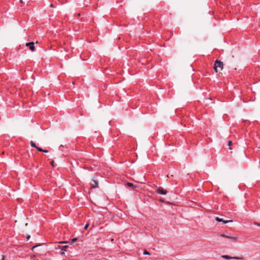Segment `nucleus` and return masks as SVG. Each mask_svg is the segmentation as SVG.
<instances>
[{"label":"nucleus","instance_id":"f257e3e1","mask_svg":"<svg viewBox=\"0 0 260 260\" xmlns=\"http://www.w3.org/2000/svg\"><path fill=\"white\" fill-rule=\"evenodd\" d=\"M223 64L222 61L216 60L214 63V70L216 73H218L223 69Z\"/></svg>","mask_w":260,"mask_h":260},{"label":"nucleus","instance_id":"f03ea898","mask_svg":"<svg viewBox=\"0 0 260 260\" xmlns=\"http://www.w3.org/2000/svg\"><path fill=\"white\" fill-rule=\"evenodd\" d=\"M220 236L223 238H226L234 241H236L238 239L237 236H232L230 235L221 234L220 235Z\"/></svg>","mask_w":260,"mask_h":260},{"label":"nucleus","instance_id":"7ed1b4c3","mask_svg":"<svg viewBox=\"0 0 260 260\" xmlns=\"http://www.w3.org/2000/svg\"><path fill=\"white\" fill-rule=\"evenodd\" d=\"M156 192L160 194L165 195L167 193V190L166 189H164L162 187H158L156 189Z\"/></svg>","mask_w":260,"mask_h":260},{"label":"nucleus","instance_id":"20e7f679","mask_svg":"<svg viewBox=\"0 0 260 260\" xmlns=\"http://www.w3.org/2000/svg\"><path fill=\"white\" fill-rule=\"evenodd\" d=\"M25 45L27 47H29V49L31 51H34L35 50V48L34 42H31L27 43Z\"/></svg>","mask_w":260,"mask_h":260},{"label":"nucleus","instance_id":"39448f33","mask_svg":"<svg viewBox=\"0 0 260 260\" xmlns=\"http://www.w3.org/2000/svg\"><path fill=\"white\" fill-rule=\"evenodd\" d=\"M215 220L217 221H218V222H223V223L224 224L227 223L228 222H233V220H224L222 218H220L218 217H215Z\"/></svg>","mask_w":260,"mask_h":260},{"label":"nucleus","instance_id":"423d86ee","mask_svg":"<svg viewBox=\"0 0 260 260\" xmlns=\"http://www.w3.org/2000/svg\"><path fill=\"white\" fill-rule=\"evenodd\" d=\"M221 257L222 258H224L225 259H238V257H232V256H230L228 255H222Z\"/></svg>","mask_w":260,"mask_h":260},{"label":"nucleus","instance_id":"0eeeda50","mask_svg":"<svg viewBox=\"0 0 260 260\" xmlns=\"http://www.w3.org/2000/svg\"><path fill=\"white\" fill-rule=\"evenodd\" d=\"M30 146L32 147H34V148H36L37 149V148H39V147H38L36 144L33 142V141H30Z\"/></svg>","mask_w":260,"mask_h":260},{"label":"nucleus","instance_id":"6e6552de","mask_svg":"<svg viewBox=\"0 0 260 260\" xmlns=\"http://www.w3.org/2000/svg\"><path fill=\"white\" fill-rule=\"evenodd\" d=\"M37 150L39 151H41V152H45V153H47L48 152V151L47 150H44V149H42L41 148H37Z\"/></svg>","mask_w":260,"mask_h":260},{"label":"nucleus","instance_id":"1a4fd4ad","mask_svg":"<svg viewBox=\"0 0 260 260\" xmlns=\"http://www.w3.org/2000/svg\"><path fill=\"white\" fill-rule=\"evenodd\" d=\"M93 181L94 183V185H93L92 187H94V188L98 187V182L94 180H93Z\"/></svg>","mask_w":260,"mask_h":260},{"label":"nucleus","instance_id":"9d476101","mask_svg":"<svg viewBox=\"0 0 260 260\" xmlns=\"http://www.w3.org/2000/svg\"><path fill=\"white\" fill-rule=\"evenodd\" d=\"M126 185L129 187H134V184L132 183H127Z\"/></svg>","mask_w":260,"mask_h":260},{"label":"nucleus","instance_id":"9b49d317","mask_svg":"<svg viewBox=\"0 0 260 260\" xmlns=\"http://www.w3.org/2000/svg\"><path fill=\"white\" fill-rule=\"evenodd\" d=\"M143 254L145 255H150V253L149 252H148L147 250H144L143 252Z\"/></svg>","mask_w":260,"mask_h":260},{"label":"nucleus","instance_id":"f8f14e48","mask_svg":"<svg viewBox=\"0 0 260 260\" xmlns=\"http://www.w3.org/2000/svg\"><path fill=\"white\" fill-rule=\"evenodd\" d=\"M231 144H232V141H229V142H228V145L229 146V149H231Z\"/></svg>","mask_w":260,"mask_h":260},{"label":"nucleus","instance_id":"ddd939ff","mask_svg":"<svg viewBox=\"0 0 260 260\" xmlns=\"http://www.w3.org/2000/svg\"><path fill=\"white\" fill-rule=\"evenodd\" d=\"M67 247H68V246H67V245L64 246H63V247L62 248V250H66V248H67Z\"/></svg>","mask_w":260,"mask_h":260},{"label":"nucleus","instance_id":"4468645a","mask_svg":"<svg viewBox=\"0 0 260 260\" xmlns=\"http://www.w3.org/2000/svg\"><path fill=\"white\" fill-rule=\"evenodd\" d=\"M88 226H89V224H88V223L86 224L85 225V226H84V230H87V228H88Z\"/></svg>","mask_w":260,"mask_h":260},{"label":"nucleus","instance_id":"2eb2a0df","mask_svg":"<svg viewBox=\"0 0 260 260\" xmlns=\"http://www.w3.org/2000/svg\"><path fill=\"white\" fill-rule=\"evenodd\" d=\"M254 224H255L257 226H260V223H259L258 222H254Z\"/></svg>","mask_w":260,"mask_h":260},{"label":"nucleus","instance_id":"dca6fc26","mask_svg":"<svg viewBox=\"0 0 260 260\" xmlns=\"http://www.w3.org/2000/svg\"><path fill=\"white\" fill-rule=\"evenodd\" d=\"M39 245H36L32 247L31 249L34 250L35 248H36L37 247H38Z\"/></svg>","mask_w":260,"mask_h":260},{"label":"nucleus","instance_id":"f3484780","mask_svg":"<svg viewBox=\"0 0 260 260\" xmlns=\"http://www.w3.org/2000/svg\"><path fill=\"white\" fill-rule=\"evenodd\" d=\"M54 161H52L51 162V165L52 166H54Z\"/></svg>","mask_w":260,"mask_h":260},{"label":"nucleus","instance_id":"a211bd4d","mask_svg":"<svg viewBox=\"0 0 260 260\" xmlns=\"http://www.w3.org/2000/svg\"><path fill=\"white\" fill-rule=\"evenodd\" d=\"M50 7H51V8H54V6H53V4H50Z\"/></svg>","mask_w":260,"mask_h":260},{"label":"nucleus","instance_id":"6ab92c4d","mask_svg":"<svg viewBox=\"0 0 260 260\" xmlns=\"http://www.w3.org/2000/svg\"><path fill=\"white\" fill-rule=\"evenodd\" d=\"M76 240H77V239H76V238H75V239H73V242H75V241H76Z\"/></svg>","mask_w":260,"mask_h":260},{"label":"nucleus","instance_id":"aec40b11","mask_svg":"<svg viewBox=\"0 0 260 260\" xmlns=\"http://www.w3.org/2000/svg\"><path fill=\"white\" fill-rule=\"evenodd\" d=\"M29 238H30V236H27V240L29 239Z\"/></svg>","mask_w":260,"mask_h":260},{"label":"nucleus","instance_id":"412c9836","mask_svg":"<svg viewBox=\"0 0 260 260\" xmlns=\"http://www.w3.org/2000/svg\"><path fill=\"white\" fill-rule=\"evenodd\" d=\"M60 243H66L67 242H60Z\"/></svg>","mask_w":260,"mask_h":260},{"label":"nucleus","instance_id":"4be33fe9","mask_svg":"<svg viewBox=\"0 0 260 260\" xmlns=\"http://www.w3.org/2000/svg\"><path fill=\"white\" fill-rule=\"evenodd\" d=\"M4 256L3 255V258H2V260H4Z\"/></svg>","mask_w":260,"mask_h":260},{"label":"nucleus","instance_id":"5701e85b","mask_svg":"<svg viewBox=\"0 0 260 260\" xmlns=\"http://www.w3.org/2000/svg\"><path fill=\"white\" fill-rule=\"evenodd\" d=\"M20 3H22V0H20Z\"/></svg>","mask_w":260,"mask_h":260}]
</instances>
